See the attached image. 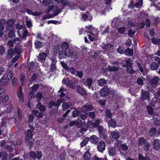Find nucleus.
Listing matches in <instances>:
<instances>
[{
	"label": "nucleus",
	"instance_id": "nucleus-53",
	"mask_svg": "<svg viewBox=\"0 0 160 160\" xmlns=\"http://www.w3.org/2000/svg\"><path fill=\"white\" fill-rule=\"evenodd\" d=\"M156 132V129L154 128H151L150 130L149 135V136H152L154 135Z\"/></svg>",
	"mask_w": 160,
	"mask_h": 160
},
{
	"label": "nucleus",
	"instance_id": "nucleus-19",
	"mask_svg": "<svg viewBox=\"0 0 160 160\" xmlns=\"http://www.w3.org/2000/svg\"><path fill=\"white\" fill-rule=\"evenodd\" d=\"M93 80L92 79L90 78H87L85 80V84L86 86L88 87L89 89L92 88V83Z\"/></svg>",
	"mask_w": 160,
	"mask_h": 160
},
{
	"label": "nucleus",
	"instance_id": "nucleus-51",
	"mask_svg": "<svg viewBox=\"0 0 160 160\" xmlns=\"http://www.w3.org/2000/svg\"><path fill=\"white\" fill-rule=\"evenodd\" d=\"M67 71L68 72H70L72 75H75L76 72V70L73 67L68 68Z\"/></svg>",
	"mask_w": 160,
	"mask_h": 160
},
{
	"label": "nucleus",
	"instance_id": "nucleus-46",
	"mask_svg": "<svg viewBox=\"0 0 160 160\" xmlns=\"http://www.w3.org/2000/svg\"><path fill=\"white\" fill-rule=\"evenodd\" d=\"M13 50L15 55L19 56V55L22 52V50L16 47L14 48Z\"/></svg>",
	"mask_w": 160,
	"mask_h": 160
},
{
	"label": "nucleus",
	"instance_id": "nucleus-50",
	"mask_svg": "<svg viewBox=\"0 0 160 160\" xmlns=\"http://www.w3.org/2000/svg\"><path fill=\"white\" fill-rule=\"evenodd\" d=\"M9 98V96L8 95H6L3 98L0 100V102L2 103L7 102L8 101Z\"/></svg>",
	"mask_w": 160,
	"mask_h": 160
},
{
	"label": "nucleus",
	"instance_id": "nucleus-7",
	"mask_svg": "<svg viewBox=\"0 0 160 160\" xmlns=\"http://www.w3.org/2000/svg\"><path fill=\"white\" fill-rule=\"evenodd\" d=\"M115 25L117 29V31L118 32L121 34H123L126 31V28L125 27H120V23H119V24L116 22L115 23Z\"/></svg>",
	"mask_w": 160,
	"mask_h": 160
},
{
	"label": "nucleus",
	"instance_id": "nucleus-49",
	"mask_svg": "<svg viewBox=\"0 0 160 160\" xmlns=\"http://www.w3.org/2000/svg\"><path fill=\"white\" fill-rule=\"evenodd\" d=\"M31 139H25L27 145L30 148L33 145V142L32 141V140H30Z\"/></svg>",
	"mask_w": 160,
	"mask_h": 160
},
{
	"label": "nucleus",
	"instance_id": "nucleus-36",
	"mask_svg": "<svg viewBox=\"0 0 160 160\" xmlns=\"http://www.w3.org/2000/svg\"><path fill=\"white\" fill-rule=\"evenodd\" d=\"M8 154L6 152H0V158H2V160H7Z\"/></svg>",
	"mask_w": 160,
	"mask_h": 160
},
{
	"label": "nucleus",
	"instance_id": "nucleus-27",
	"mask_svg": "<svg viewBox=\"0 0 160 160\" xmlns=\"http://www.w3.org/2000/svg\"><path fill=\"white\" fill-rule=\"evenodd\" d=\"M17 32L21 39L23 40H25L26 39L27 35L28 33L27 30H25L23 31L22 35L20 34V32L19 31H18Z\"/></svg>",
	"mask_w": 160,
	"mask_h": 160
},
{
	"label": "nucleus",
	"instance_id": "nucleus-3",
	"mask_svg": "<svg viewBox=\"0 0 160 160\" xmlns=\"http://www.w3.org/2000/svg\"><path fill=\"white\" fill-rule=\"evenodd\" d=\"M97 129L98 130L99 135L102 138H107L108 135L107 133V130L104 129L103 127L102 126H99L97 128Z\"/></svg>",
	"mask_w": 160,
	"mask_h": 160
},
{
	"label": "nucleus",
	"instance_id": "nucleus-64",
	"mask_svg": "<svg viewBox=\"0 0 160 160\" xmlns=\"http://www.w3.org/2000/svg\"><path fill=\"white\" fill-rule=\"evenodd\" d=\"M142 5V0H139L135 4V7L136 8H138L141 7Z\"/></svg>",
	"mask_w": 160,
	"mask_h": 160
},
{
	"label": "nucleus",
	"instance_id": "nucleus-54",
	"mask_svg": "<svg viewBox=\"0 0 160 160\" xmlns=\"http://www.w3.org/2000/svg\"><path fill=\"white\" fill-rule=\"evenodd\" d=\"M144 144L143 147L144 150L146 151H148L150 146V144L148 142H146Z\"/></svg>",
	"mask_w": 160,
	"mask_h": 160
},
{
	"label": "nucleus",
	"instance_id": "nucleus-40",
	"mask_svg": "<svg viewBox=\"0 0 160 160\" xmlns=\"http://www.w3.org/2000/svg\"><path fill=\"white\" fill-rule=\"evenodd\" d=\"M112 137L115 139H117L120 138L119 134L117 132H112L111 133Z\"/></svg>",
	"mask_w": 160,
	"mask_h": 160
},
{
	"label": "nucleus",
	"instance_id": "nucleus-55",
	"mask_svg": "<svg viewBox=\"0 0 160 160\" xmlns=\"http://www.w3.org/2000/svg\"><path fill=\"white\" fill-rule=\"evenodd\" d=\"M87 30H85L86 32H88L89 33L93 34L92 30L94 29V28L92 27V26L90 25L87 28Z\"/></svg>",
	"mask_w": 160,
	"mask_h": 160
},
{
	"label": "nucleus",
	"instance_id": "nucleus-23",
	"mask_svg": "<svg viewBox=\"0 0 160 160\" xmlns=\"http://www.w3.org/2000/svg\"><path fill=\"white\" fill-rule=\"evenodd\" d=\"M109 127L110 126L113 128H116V122L113 118H111L108 122Z\"/></svg>",
	"mask_w": 160,
	"mask_h": 160
},
{
	"label": "nucleus",
	"instance_id": "nucleus-41",
	"mask_svg": "<svg viewBox=\"0 0 160 160\" xmlns=\"http://www.w3.org/2000/svg\"><path fill=\"white\" fill-rule=\"evenodd\" d=\"M35 66L34 62H31L29 65H28V68L29 71H33V70L35 69Z\"/></svg>",
	"mask_w": 160,
	"mask_h": 160
},
{
	"label": "nucleus",
	"instance_id": "nucleus-15",
	"mask_svg": "<svg viewBox=\"0 0 160 160\" xmlns=\"http://www.w3.org/2000/svg\"><path fill=\"white\" fill-rule=\"evenodd\" d=\"M90 141L92 144H97L98 142V138L96 135L91 136L89 138Z\"/></svg>",
	"mask_w": 160,
	"mask_h": 160
},
{
	"label": "nucleus",
	"instance_id": "nucleus-29",
	"mask_svg": "<svg viewBox=\"0 0 160 160\" xmlns=\"http://www.w3.org/2000/svg\"><path fill=\"white\" fill-rule=\"evenodd\" d=\"M56 61L54 59H52V63L50 65V69L49 71V72H52L56 70Z\"/></svg>",
	"mask_w": 160,
	"mask_h": 160
},
{
	"label": "nucleus",
	"instance_id": "nucleus-18",
	"mask_svg": "<svg viewBox=\"0 0 160 160\" xmlns=\"http://www.w3.org/2000/svg\"><path fill=\"white\" fill-rule=\"evenodd\" d=\"M108 152L110 156H113L116 155L117 150L115 147H110L108 149Z\"/></svg>",
	"mask_w": 160,
	"mask_h": 160
},
{
	"label": "nucleus",
	"instance_id": "nucleus-16",
	"mask_svg": "<svg viewBox=\"0 0 160 160\" xmlns=\"http://www.w3.org/2000/svg\"><path fill=\"white\" fill-rule=\"evenodd\" d=\"M153 147L156 150L160 148V140L158 139H155L153 142Z\"/></svg>",
	"mask_w": 160,
	"mask_h": 160
},
{
	"label": "nucleus",
	"instance_id": "nucleus-8",
	"mask_svg": "<svg viewBox=\"0 0 160 160\" xmlns=\"http://www.w3.org/2000/svg\"><path fill=\"white\" fill-rule=\"evenodd\" d=\"M141 91V95L142 99L143 100L146 99L149 100L150 99V94L149 92L146 91L142 89Z\"/></svg>",
	"mask_w": 160,
	"mask_h": 160
},
{
	"label": "nucleus",
	"instance_id": "nucleus-33",
	"mask_svg": "<svg viewBox=\"0 0 160 160\" xmlns=\"http://www.w3.org/2000/svg\"><path fill=\"white\" fill-rule=\"evenodd\" d=\"M61 48L62 50L67 51L68 49H71L69 48V45L68 43L66 42H63L61 45Z\"/></svg>",
	"mask_w": 160,
	"mask_h": 160
},
{
	"label": "nucleus",
	"instance_id": "nucleus-2",
	"mask_svg": "<svg viewBox=\"0 0 160 160\" xmlns=\"http://www.w3.org/2000/svg\"><path fill=\"white\" fill-rule=\"evenodd\" d=\"M42 152L38 151L35 152L34 151H31L29 153V156L32 159L34 160L36 158L40 159L42 157Z\"/></svg>",
	"mask_w": 160,
	"mask_h": 160
},
{
	"label": "nucleus",
	"instance_id": "nucleus-11",
	"mask_svg": "<svg viewBox=\"0 0 160 160\" xmlns=\"http://www.w3.org/2000/svg\"><path fill=\"white\" fill-rule=\"evenodd\" d=\"M17 95L19 98V101L21 102L23 101V94L22 91V87L20 86L19 87L17 93Z\"/></svg>",
	"mask_w": 160,
	"mask_h": 160
},
{
	"label": "nucleus",
	"instance_id": "nucleus-59",
	"mask_svg": "<svg viewBox=\"0 0 160 160\" xmlns=\"http://www.w3.org/2000/svg\"><path fill=\"white\" fill-rule=\"evenodd\" d=\"M37 79V75L36 73H33L31 78L30 81V82H32L33 81H35Z\"/></svg>",
	"mask_w": 160,
	"mask_h": 160
},
{
	"label": "nucleus",
	"instance_id": "nucleus-52",
	"mask_svg": "<svg viewBox=\"0 0 160 160\" xmlns=\"http://www.w3.org/2000/svg\"><path fill=\"white\" fill-rule=\"evenodd\" d=\"M105 116L108 117V118H111L112 117V114L111 111L109 109H108L105 112Z\"/></svg>",
	"mask_w": 160,
	"mask_h": 160
},
{
	"label": "nucleus",
	"instance_id": "nucleus-38",
	"mask_svg": "<svg viewBox=\"0 0 160 160\" xmlns=\"http://www.w3.org/2000/svg\"><path fill=\"white\" fill-rule=\"evenodd\" d=\"M88 115V112H86L85 110H83L82 109V112H81L80 117L83 120H85V118L87 117Z\"/></svg>",
	"mask_w": 160,
	"mask_h": 160
},
{
	"label": "nucleus",
	"instance_id": "nucleus-56",
	"mask_svg": "<svg viewBox=\"0 0 160 160\" xmlns=\"http://www.w3.org/2000/svg\"><path fill=\"white\" fill-rule=\"evenodd\" d=\"M138 142L139 145H142L144 144L146 141L145 139L143 138H140L138 139Z\"/></svg>",
	"mask_w": 160,
	"mask_h": 160
},
{
	"label": "nucleus",
	"instance_id": "nucleus-37",
	"mask_svg": "<svg viewBox=\"0 0 160 160\" xmlns=\"http://www.w3.org/2000/svg\"><path fill=\"white\" fill-rule=\"evenodd\" d=\"M8 54L7 57L8 58H10L12 57L14 55H15L14 50L13 49H10L8 50Z\"/></svg>",
	"mask_w": 160,
	"mask_h": 160
},
{
	"label": "nucleus",
	"instance_id": "nucleus-5",
	"mask_svg": "<svg viewBox=\"0 0 160 160\" xmlns=\"http://www.w3.org/2000/svg\"><path fill=\"white\" fill-rule=\"evenodd\" d=\"M69 57L75 59H78L80 54L78 51H73L72 49H69Z\"/></svg>",
	"mask_w": 160,
	"mask_h": 160
},
{
	"label": "nucleus",
	"instance_id": "nucleus-63",
	"mask_svg": "<svg viewBox=\"0 0 160 160\" xmlns=\"http://www.w3.org/2000/svg\"><path fill=\"white\" fill-rule=\"evenodd\" d=\"M147 109L148 113L150 114H152L153 113V111L152 108L150 106H148L147 108Z\"/></svg>",
	"mask_w": 160,
	"mask_h": 160
},
{
	"label": "nucleus",
	"instance_id": "nucleus-14",
	"mask_svg": "<svg viewBox=\"0 0 160 160\" xmlns=\"http://www.w3.org/2000/svg\"><path fill=\"white\" fill-rule=\"evenodd\" d=\"M82 109L83 110L87 112L88 111H92L93 109V107L92 105L89 103H87L82 107Z\"/></svg>",
	"mask_w": 160,
	"mask_h": 160
},
{
	"label": "nucleus",
	"instance_id": "nucleus-13",
	"mask_svg": "<svg viewBox=\"0 0 160 160\" xmlns=\"http://www.w3.org/2000/svg\"><path fill=\"white\" fill-rule=\"evenodd\" d=\"M109 91L107 88H102L100 90V94L102 97H106L109 93Z\"/></svg>",
	"mask_w": 160,
	"mask_h": 160
},
{
	"label": "nucleus",
	"instance_id": "nucleus-10",
	"mask_svg": "<svg viewBox=\"0 0 160 160\" xmlns=\"http://www.w3.org/2000/svg\"><path fill=\"white\" fill-rule=\"evenodd\" d=\"M113 66H108V68L110 72H115L118 70L119 68V63L118 62H114L112 63Z\"/></svg>",
	"mask_w": 160,
	"mask_h": 160
},
{
	"label": "nucleus",
	"instance_id": "nucleus-44",
	"mask_svg": "<svg viewBox=\"0 0 160 160\" xmlns=\"http://www.w3.org/2000/svg\"><path fill=\"white\" fill-rule=\"evenodd\" d=\"M34 44L35 47L37 48H40L43 46V43L38 41H36Z\"/></svg>",
	"mask_w": 160,
	"mask_h": 160
},
{
	"label": "nucleus",
	"instance_id": "nucleus-22",
	"mask_svg": "<svg viewBox=\"0 0 160 160\" xmlns=\"http://www.w3.org/2000/svg\"><path fill=\"white\" fill-rule=\"evenodd\" d=\"M37 108L40 111L44 112L46 110V108L45 105H42L40 102H38L36 105Z\"/></svg>",
	"mask_w": 160,
	"mask_h": 160
},
{
	"label": "nucleus",
	"instance_id": "nucleus-35",
	"mask_svg": "<svg viewBox=\"0 0 160 160\" xmlns=\"http://www.w3.org/2000/svg\"><path fill=\"white\" fill-rule=\"evenodd\" d=\"M77 89L78 92L82 95H84L87 94L84 90L78 85L77 86Z\"/></svg>",
	"mask_w": 160,
	"mask_h": 160
},
{
	"label": "nucleus",
	"instance_id": "nucleus-9",
	"mask_svg": "<svg viewBox=\"0 0 160 160\" xmlns=\"http://www.w3.org/2000/svg\"><path fill=\"white\" fill-rule=\"evenodd\" d=\"M105 142L103 140H101L98 143L97 149L99 152H102L105 150Z\"/></svg>",
	"mask_w": 160,
	"mask_h": 160
},
{
	"label": "nucleus",
	"instance_id": "nucleus-17",
	"mask_svg": "<svg viewBox=\"0 0 160 160\" xmlns=\"http://www.w3.org/2000/svg\"><path fill=\"white\" fill-rule=\"evenodd\" d=\"M98 83L100 87H105L107 84V80L103 78H101L98 80Z\"/></svg>",
	"mask_w": 160,
	"mask_h": 160
},
{
	"label": "nucleus",
	"instance_id": "nucleus-25",
	"mask_svg": "<svg viewBox=\"0 0 160 160\" xmlns=\"http://www.w3.org/2000/svg\"><path fill=\"white\" fill-rule=\"evenodd\" d=\"M154 122L155 124L157 126L160 125V117L158 115H154L153 116Z\"/></svg>",
	"mask_w": 160,
	"mask_h": 160
},
{
	"label": "nucleus",
	"instance_id": "nucleus-31",
	"mask_svg": "<svg viewBox=\"0 0 160 160\" xmlns=\"http://www.w3.org/2000/svg\"><path fill=\"white\" fill-rule=\"evenodd\" d=\"M26 137L25 139H31L32 137V132L31 129L27 130L25 133Z\"/></svg>",
	"mask_w": 160,
	"mask_h": 160
},
{
	"label": "nucleus",
	"instance_id": "nucleus-45",
	"mask_svg": "<svg viewBox=\"0 0 160 160\" xmlns=\"http://www.w3.org/2000/svg\"><path fill=\"white\" fill-rule=\"evenodd\" d=\"M89 140V138L87 137L85 138L81 143L80 145L81 147H83L88 143Z\"/></svg>",
	"mask_w": 160,
	"mask_h": 160
},
{
	"label": "nucleus",
	"instance_id": "nucleus-32",
	"mask_svg": "<svg viewBox=\"0 0 160 160\" xmlns=\"http://www.w3.org/2000/svg\"><path fill=\"white\" fill-rule=\"evenodd\" d=\"M62 102V108L64 110H66L67 109L72 105V103L70 102Z\"/></svg>",
	"mask_w": 160,
	"mask_h": 160
},
{
	"label": "nucleus",
	"instance_id": "nucleus-39",
	"mask_svg": "<svg viewBox=\"0 0 160 160\" xmlns=\"http://www.w3.org/2000/svg\"><path fill=\"white\" fill-rule=\"evenodd\" d=\"M145 80L144 78L141 77L138 78L137 80V82L138 84L140 86H142L144 84V81Z\"/></svg>",
	"mask_w": 160,
	"mask_h": 160
},
{
	"label": "nucleus",
	"instance_id": "nucleus-43",
	"mask_svg": "<svg viewBox=\"0 0 160 160\" xmlns=\"http://www.w3.org/2000/svg\"><path fill=\"white\" fill-rule=\"evenodd\" d=\"M133 50L132 49L128 48L125 50L126 54H127L128 56H132L133 54Z\"/></svg>",
	"mask_w": 160,
	"mask_h": 160
},
{
	"label": "nucleus",
	"instance_id": "nucleus-47",
	"mask_svg": "<svg viewBox=\"0 0 160 160\" xmlns=\"http://www.w3.org/2000/svg\"><path fill=\"white\" fill-rule=\"evenodd\" d=\"M15 23V20L13 19H9L7 22V24L8 26L12 27L13 26Z\"/></svg>",
	"mask_w": 160,
	"mask_h": 160
},
{
	"label": "nucleus",
	"instance_id": "nucleus-60",
	"mask_svg": "<svg viewBox=\"0 0 160 160\" xmlns=\"http://www.w3.org/2000/svg\"><path fill=\"white\" fill-rule=\"evenodd\" d=\"M80 114V112L79 111L77 110H75L74 111L72 112V116L73 117H76L78 116Z\"/></svg>",
	"mask_w": 160,
	"mask_h": 160
},
{
	"label": "nucleus",
	"instance_id": "nucleus-20",
	"mask_svg": "<svg viewBox=\"0 0 160 160\" xmlns=\"http://www.w3.org/2000/svg\"><path fill=\"white\" fill-rule=\"evenodd\" d=\"M160 80V78L157 76H155L152 78L150 81V83L152 86L157 84Z\"/></svg>",
	"mask_w": 160,
	"mask_h": 160
},
{
	"label": "nucleus",
	"instance_id": "nucleus-57",
	"mask_svg": "<svg viewBox=\"0 0 160 160\" xmlns=\"http://www.w3.org/2000/svg\"><path fill=\"white\" fill-rule=\"evenodd\" d=\"M100 122V120L99 119H98L97 120H96L94 122V124L93 126L95 128H97L99 127V126H100L99 124Z\"/></svg>",
	"mask_w": 160,
	"mask_h": 160
},
{
	"label": "nucleus",
	"instance_id": "nucleus-30",
	"mask_svg": "<svg viewBox=\"0 0 160 160\" xmlns=\"http://www.w3.org/2000/svg\"><path fill=\"white\" fill-rule=\"evenodd\" d=\"M58 3H62L64 6H68L69 5V1L68 0H54Z\"/></svg>",
	"mask_w": 160,
	"mask_h": 160
},
{
	"label": "nucleus",
	"instance_id": "nucleus-48",
	"mask_svg": "<svg viewBox=\"0 0 160 160\" xmlns=\"http://www.w3.org/2000/svg\"><path fill=\"white\" fill-rule=\"evenodd\" d=\"M90 157V153L88 151L86 152L83 155V158L85 160H89Z\"/></svg>",
	"mask_w": 160,
	"mask_h": 160
},
{
	"label": "nucleus",
	"instance_id": "nucleus-21",
	"mask_svg": "<svg viewBox=\"0 0 160 160\" xmlns=\"http://www.w3.org/2000/svg\"><path fill=\"white\" fill-rule=\"evenodd\" d=\"M47 57V54L45 53H41L38 56V60L39 62H43L45 60Z\"/></svg>",
	"mask_w": 160,
	"mask_h": 160
},
{
	"label": "nucleus",
	"instance_id": "nucleus-62",
	"mask_svg": "<svg viewBox=\"0 0 160 160\" xmlns=\"http://www.w3.org/2000/svg\"><path fill=\"white\" fill-rule=\"evenodd\" d=\"M36 97L38 99V102H40L42 98V93L41 92L38 93L36 95Z\"/></svg>",
	"mask_w": 160,
	"mask_h": 160
},
{
	"label": "nucleus",
	"instance_id": "nucleus-28",
	"mask_svg": "<svg viewBox=\"0 0 160 160\" xmlns=\"http://www.w3.org/2000/svg\"><path fill=\"white\" fill-rule=\"evenodd\" d=\"M67 86H69L71 88L74 89L76 88V85L74 82L70 80H68Z\"/></svg>",
	"mask_w": 160,
	"mask_h": 160
},
{
	"label": "nucleus",
	"instance_id": "nucleus-26",
	"mask_svg": "<svg viewBox=\"0 0 160 160\" xmlns=\"http://www.w3.org/2000/svg\"><path fill=\"white\" fill-rule=\"evenodd\" d=\"M39 87V85L38 84L34 85L32 87V91L30 92L29 94L33 95L34 92L38 89Z\"/></svg>",
	"mask_w": 160,
	"mask_h": 160
},
{
	"label": "nucleus",
	"instance_id": "nucleus-34",
	"mask_svg": "<svg viewBox=\"0 0 160 160\" xmlns=\"http://www.w3.org/2000/svg\"><path fill=\"white\" fill-rule=\"evenodd\" d=\"M113 46L111 44H108L102 46V48L106 51H109L112 49Z\"/></svg>",
	"mask_w": 160,
	"mask_h": 160
},
{
	"label": "nucleus",
	"instance_id": "nucleus-1",
	"mask_svg": "<svg viewBox=\"0 0 160 160\" xmlns=\"http://www.w3.org/2000/svg\"><path fill=\"white\" fill-rule=\"evenodd\" d=\"M52 11L53 13L52 14H48L46 17H48V18H51L57 16L62 11V10L59 9L56 5L52 4L49 6L48 8L45 10L46 13H49Z\"/></svg>",
	"mask_w": 160,
	"mask_h": 160
},
{
	"label": "nucleus",
	"instance_id": "nucleus-61",
	"mask_svg": "<svg viewBox=\"0 0 160 160\" xmlns=\"http://www.w3.org/2000/svg\"><path fill=\"white\" fill-rule=\"evenodd\" d=\"M12 85L13 87H16L18 83L17 78H14L12 81Z\"/></svg>",
	"mask_w": 160,
	"mask_h": 160
},
{
	"label": "nucleus",
	"instance_id": "nucleus-6",
	"mask_svg": "<svg viewBox=\"0 0 160 160\" xmlns=\"http://www.w3.org/2000/svg\"><path fill=\"white\" fill-rule=\"evenodd\" d=\"M69 49L67 51L60 50L58 52V57L60 59L65 58L66 57H69Z\"/></svg>",
	"mask_w": 160,
	"mask_h": 160
},
{
	"label": "nucleus",
	"instance_id": "nucleus-24",
	"mask_svg": "<svg viewBox=\"0 0 160 160\" xmlns=\"http://www.w3.org/2000/svg\"><path fill=\"white\" fill-rule=\"evenodd\" d=\"M150 69L152 70H157L159 67V65L155 62H152L150 65Z\"/></svg>",
	"mask_w": 160,
	"mask_h": 160
},
{
	"label": "nucleus",
	"instance_id": "nucleus-42",
	"mask_svg": "<svg viewBox=\"0 0 160 160\" xmlns=\"http://www.w3.org/2000/svg\"><path fill=\"white\" fill-rule=\"evenodd\" d=\"M139 160H151L150 157L148 156H146L143 157L142 154H139L138 155Z\"/></svg>",
	"mask_w": 160,
	"mask_h": 160
},
{
	"label": "nucleus",
	"instance_id": "nucleus-4",
	"mask_svg": "<svg viewBox=\"0 0 160 160\" xmlns=\"http://www.w3.org/2000/svg\"><path fill=\"white\" fill-rule=\"evenodd\" d=\"M63 101L64 100L62 99H58L56 102L53 101H51L49 103V108H52L53 106H55V108L58 110L61 104Z\"/></svg>",
	"mask_w": 160,
	"mask_h": 160
},
{
	"label": "nucleus",
	"instance_id": "nucleus-12",
	"mask_svg": "<svg viewBox=\"0 0 160 160\" xmlns=\"http://www.w3.org/2000/svg\"><path fill=\"white\" fill-rule=\"evenodd\" d=\"M9 81L8 76L7 74H4L1 79L0 83L1 85H6Z\"/></svg>",
	"mask_w": 160,
	"mask_h": 160
},
{
	"label": "nucleus",
	"instance_id": "nucleus-58",
	"mask_svg": "<svg viewBox=\"0 0 160 160\" xmlns=\"http://www.w3.org/2000/svg\"><path fill=\"white\" fill-rule=\"evenodd\" d=\"M117 51L120 54H122L125 52V50L123 47H119L117 49Z\"/></svg>",
	"mask_w": 160,
	"mask_h": 160
}]
</instances>
